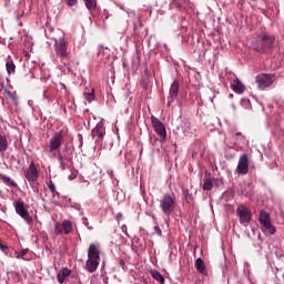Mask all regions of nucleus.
I'll return each mask as SVG.
<instances>
[{
	"instance_id": "2eb2a0df",
	"label": "nucleus",
	"mask_w": 284,
	"mask_h": 284,
	"mask_svg": "<svg viewBox=\"0 0 284 284\" xmlns=\"http://www.w3.org/2000/svg\"><path fill=\"white\" fill-rule=\"evenodd\" d=\"M101 260H95V258H88L85 262V268L88 270V272L92 273V272H97V268L99 267V262Z\"/></svg>"
},
{
	"instance_id": "bb28decb",
	"label": "nucleus",
	"mask_w": 284,
	"mask_h": 284,
	"mask_svg": "<svg viewBox=\"0 0 284 284\" xmlns=\"http://www.w3.org/2000/svg\"><path fill=\"white\" fill-rule=\"evenodd\" d=\"M7 97L12 101V103H14V105H19V99L17 98L16 93L7 90Z\"/></svg>"
},
{
	"instance_id": "9b49d317",
	"label": "nucleus",
	"mask_w": 284,
	"mask_h": 284,
	"mask_svg": "<svg viewBox=\"0 0 284 284\" xmlns=\"http://www.w3.org/2000/svg\"><path fill=\"white\" fill-rule=\"evenodd\" d=\"M236 172L237 174H247L250 172V159L247 154L244 153L240 156Z\"/></svg>"
},
{
	"instance_id": "2f4dec72",
	"label": "nucleus",
	"mask_w": 284,
	"mask_h": 284,
	"mask_svg": "<svg viewBox=\"0 0 284 284\" xmlns=\"http://www.w3.org/2000/svg\"><path fill=\"white\" fill-rule=\"evenodd\" d=\"M26 254H28V248L22 250L20 252H16V258H23V256H26Z\"/></svg>"
},
{
	"instance_id": "9d476101",
	"label": "nucleus",
	"mask_w": 284,
	"mask_h": 284,
	"mask_svg": "<svg viewBox=\"0 0 284 284\" xmlns=\"http://www.w3.org/2000/svg\"><path fill=\"white\" fill-rule=\"evenodd\" d=\"M151 123L153 125V130L156 134H159L162 139V141H165V138L168 136V131L165 130V124L161 122V120L151 116Z\"/></svg>"
},
{
	"instance_id": "4c0bfd02",
	"label": "nucleus",
	"mask_w": 284,
	"mask_h": 284,
	"mask_svg": "<svg viewBox=\"0 0 284 284\" xmlns=\"http://www.w3.org/2000/svg\"><path fill=\"white\" fill-rule=\"evenodd\" d=\"M237 136H241V133H236Z\"/></svg>"
},
{
	"instance_id": "f03ea898",
	"label": "nucleus",
	"mask_w": 284,
	"mask_h": 284,
	"mask_svg": "<svg viewBox=\"0 0 284 284\" xmlns=\"http://www.w3.org/2000/svg\"><path fill=\"white\" fill-rule=\"evenodd\" d=\"M54 48L55 54L60 58L61 63L69 65V61L72 59V55H70V52L68 51V41H65V38L55 40Z\"/></svg>"
},
{
	"instance_id": "4be33fe9",
	"label": "nucleus",
	"mask_w": 284,
	"mask_h": 284,
	"mask_svg": "<svg viewBox=\"0 0 284 284\" xmlns=\"http://www.w3.org/2000/svg\"><path fill=\"white\" fill-rule=\"evenodd\" d=\"M151 276H152V278L158 281V283H162V284L165 283V278L163 277L161 272H159L156 270L151 271Z\"/></svg>"
},
{
	"instance_id": "6ab92c4d",
	"label": "nucleus",
	"mask_w": 284,
	"mask_h": 284,
	"mask_svg": "<svg viewBox=\"0 0 284 284\" xmlns=\"http://www.w3.org/2000/svg\"><path fill=\"white\" fill-rule=\"evenodd\" d=\"M195 267L200 274H203V276H207V270H205V263L200 257L195 261Z\"/></svg>"
},
{
	"instance_id": "5701e85b",
	"label": "nucleus",
	"mask_w": 284,
	"mask_h": 284,
	"mask_svg": "<svg viewBox=\"0 0 284 284\" xmlns=\"http://www.w3.org/2000/svg\"><path fill=\"white\" fill-rule=\"evenodd\" d=\"M212 187H214V179L212 178L204 179L203 190H205L206 192H210Z\"/></svg>"
},
{
	"instance_id": "f704fd0d",
	"label": "nucleus",
	"mask_w": 284,
	"mask_h": 284,
	"mask_svg": "<svg viewBox=\"0 0 284 284\" xmlns=\"http://www.w3.org/2000/svg\"><path fill=\"white\" fill-rule=\"evenodd\" d=\"M0 250H1V252H6V250H8V246H7V245H3V244L1 243V240H0Z\"/></svg>"
},
{
	"instance_id": "473e14b6",
	"label": "nucleus",
	"mask_w": 284,
	"mask_h": 284,
	"mask_svg": "<svg viewBox=\"0 0 284 284\" xmlns=\"http://www.w3.org/2000/svg\"><path fill=\"white\" fill-rule=\"evenodd\" d=\"M64 3H67L69 8H72L73 6H77V3H79V0H64Z\"/></svg>"
},
{
	"instance_id": "ddd939ff",
	"label": "nucleus",
	"mask_w": 284,
	"mask_h": 284,
	"mask_svg": "<svg viewBox=\"0 0 284 284\" xmlns=\"http://www.w3.org/2000/svg\"><path fill=\"white\" fill-rule=\"evenodd\" d=\"M88 258H95L101 261V248L99 247V244H90L88 248Z\"/></svg>"
},
{
	"instance_id": "a878e982",
	"label": "nucleus",
	"mask_w": 284,
	"mask_h": 284,
	"mask_svg": "<svg viewBox=\"0 0 284 284\" xmlns=\"http://www.w3.org/2000/svg\"><path fill=\"white\" fill-rule=\"evenodd\" d=\"M85 3V8L89 10H97V0H83Z\"/></svg>"
},
{
	"instance_id": "20e7f679",
	"label": "nucleus",
	"mask_w": 284,
	"mask_h": 284,
	"mask_svg": "<svg viewBox=\"0 0 284 284\" xmlns=\"http://www.w3.org/2000/svg\"><path fill=\"white\" fill-rule=\"evenodd\" d=\"M160 209L165 216H171L174 210H176V201L172 197V194H163L160 200Z\"/></svg>"
},
{
	"instance_id": "c756f323",
	"label": "nucleus",
	"mask_w": 284,
	"mask_h": 284,
	"mask_svg": "<svg viewBox=\"0 0 284 284\" xmlns=\"http://www.w3.org/2000/svg\"><path fill=\"white\" fill-rule=\"evenodd\" d=\"M58 160L60 161V165L62 170H65V162H63V155L61 154V152H58Z\"/></svg>"
},
{
	"instance_id": "412c9836",
	"label": "nucleus",
	"mask_w": 284,
	"mask_h": 284,
	"mask_svg": "<svg viewBox=\"0 0 284 284\" xmlns=\"http://www.w3.org/2000/svg\"><path fill=\"white\" fill-rule=\"evenodd\" d=\"M8 150V138L0 134V153L3 154Z\"/></svg>"
},
{
	"instance_id": "7ed1b4c3",
	"label": "nucleus",
	"mask_w": 284,
	"mask_h": 284,
	"mask_svg": "<svg viewBox=\"0 0 284 284\" xmlns=\"http://www.w3.org/2000/svg\"><path fill=\"white\" fill-rule=\"evenodd\" d=\"M258 221L261 230L262 232H264V234H266V236H272V234H276V226L272 224V217L270 216V213L262 210L258 215Z\"/></svg>"
},
{
	"instance_id": "c85d7f7f",
	"label": "nucleus",
	"mask_w": 284,
	"mask_h": 284,
	"mask_svg": "<svg viewBox=\"0 0 284 284\" xmlns=\"http://www.w3.org/2000/svg\"><path fill=\"white\" fill-rule=\"evenodd\" d=\"M47 185H48L50 192H52V194L57 193V186H54V182H52V180H50Z\"/></svg>"
},
{
	"instance_id": "6e6552de",
	"label": "nucleus",
	"mask_w": 284,
	"mask_h": 284,
	"mask_svg": "<svg viewBox=\"0 0 284 284\" xmlns=\"http://www.w3.org/2000/svg\"><path fill=\"white\" fill-rule=\"evenodd\" d=\"M255 83H257V88L260 90H265V88H270V85H272V83H274V75L261 73V74L256 75Z\"/></svg>"
},
{
	"instance_id": "0eeeda50",
	"label": "nucleus",
	"mask_w": 284,
	"mask_h": 284,
	"mask_svg": "<svg viewBox=\"0 0 284 284\" xmlns=\"http://www.w3.org/2000/svg\"><path fill=\"white\" fill-rule=\"evenodd\" d=\"M23 175L29 183H36V181H39V169H37L34 161H31L29 168L24 169Z\"/></svg>"
},
{
	"instance_id": "c9c22d12",
	"label": "nucleus",
	"mask_w": 284,
	"mask_h": 284,
	"mask_svg": "<svg viewBox=\"0 0 284 284\" xmlns=\"http://www.w3.org/2000/svg\"><path fill=\"white\" fill-rule=\"evenodd\" d=\"M119 263H120V265H121L122 267H125V261L120 260Z\"/></svg>"
},
{
	"instance_id": "423d86ee",
	"label": "nucleus",
	"mask_w": 284,
	"mask_h": 284,
	"mask_svg": "<svg viewBox=\"0 0 284 284\" xmlns=\"http://www.w3.org/2000/svg\"><path fill=\"white\" fill-rule=\"evenodd\" d=\"M13 205H14L16 214L21 216V219H23V221H26L28 225H32L33 220H32V216L30 215V212L26 209V203L19 200V201H16Z\"/></svg>"
},
{
	"instance_id": "aec40b11",
	"label": "nucleus",
	"mask_w": 284,
	"mask_h": 284,
	"mask_svg": "<svg viewBox=\"0 0 284 284\" xmlns=\"http://www.w3.org/2000/svg\"><path fill=\"white\" fill-rule=\"evenodd\" d=\"M0 179L2 183H4L6 185H11V187H17V182H14V180H12L10 176H7L0 173Z\"/></svg>"
},
{
	"instance_id": "4468645a",
	"label": "nucleus",
	"mask_w": 284,
	"mask_h": 284,
	"mask_svg": "<svg viewBox=\"0 0 284 284\" xmlns=\"http://www.w3.org/2000/svg\"><path fill=\"white\" fill-rule=\"evenodd\" d=\"M179 90H180V84L179 82L175 80L173 81V83L170 87V91H169V104L170 103H174V100L179 97Z\"/></svg>"
},
{
	"instance_id": "dca6fc26",
	"label": "nucleus",
	"mask_w": 284,
	"mask_h": 284,
	"mask_svg": "<svg viewBox=\"0 0 284 284\" xmlns=\"http://www.w3.org/2000/svg\"><path fill=\"white\" fill-rule=\"evenodd\" d=\"M231 87L234 92H237V94H242V92L245 91V85H243L239 79L233 80Z\"/></svg>"
},
{
	"instance_id": "39448f33",
	"label": "nucleus",
	"mask_w": 284,
	"mask_h": 284,
	"mask_svg": "<svg viewBox=\"0 0 284 284\" xmlns=\"http://www.w3.org/2000/svg\"><path fill=\"white\" fill-rule=\"evenodd\" d=\"M63 145V131L55 132L49 141V154H52L53 158L59 156V151Z\"/></svg>"
},
{
	"instance_id": "a211bd4d",
	"label": "nucleus",
	"mask_w": 284,
	"mask_h": 284,
	"mask_svg": "<svg viewBox=\"0 0 284 284\" xmlns=\"http://www.w3.org/2000/svg\"><path fill=\"white\" fill-rule=\"evenodd\" d=\"M93 136H98V139H103L105 136V128L103 124L98 123L97 126L93 129L92 132Z\"/></svg>"
},
{
	"instance_id": "f3484780",
	"label": "nucleus",
	"mask_w": 284,
	"mask_h": 284,
	"mask_svg": "<svg viewBox=\"0 0 284 284\" xmlns=\"http://www.w3.org/2000/svg\"><path fill=\"white\" fill-rule=\"evenodd\" d=\"M70 274H72V271L68 267L62 268L61 272L58 273L57 278H58V283L62 284L65 283V278H68V276H70Z\"/></svg>"
},
{
	"instance_id": "7c9ffc66",
	"label": "nucleus",
	"mask_w": 284,
	"mask_h": 284,
	"mask_svg": "<svg viewBox=\"0 0 284 284\" xmlns=\"http://www.w3.org/2000/svg\"><path fill=\"white\" fill-rule=\"evenodd\" d=\"M77 176H79V171L77 170H71V174L69 175V181H74V179H77Z\"/></svg>"
},
{
	"instance_id": "393cba45",
	"label": "nucleus",
	"mask_w": 284,
	"mask_h": 284,
	"mask_svg": "<svg viewBox=\"0 0 284 284\" xmlns=\"http://www.w3.org/2000/svg\"><path fill=\"white\" fill-rule=\"evenodd\" d=\"M7 72L8 74H14V70H17V65H14V62L9 61L6 63Z\"/></svg>"
},
{
	"instance_id": "f8f14e48",
	"label": "nucleus",
	"mask_w": 284,
	"mask_h": 284,
	"mask_svg": "<svg viewBox=\"0 0 284 284\" xmlns=\"http://www.w3.org/2000/svg\"><path fill=\"white\" fill-rule=\"evenodd\" d=\"M236 214L240 219L241 225H245L252 221V214L250 213V210L245 207L244 205H240L236 210Z\"/></svg>"
},
{
	"instance_id": "72a5a7b5",
	"label": "nucleus",
	"mask_w": 284,
	"mask_h": 284,
	"mask_svg": "<svg viewBox=\"0 0 284 284\" xmlns=\"http://www.w3.org/2000/svg\"><path fill=\"white\" fill-rule=\"evenodd\" d=\"M154 232L155 234H158V236H163V231H161V227L160 226H154Z\"/></svg>"
},
{
	"instance_id": "1a4fd4ad",
	"label": "nucleus",
	"mask_w": 284,
	"mask_h": 284,
	"mask_svg": "<svg viewBox=\"0 0 284 284\" xmlns=\"http://www.w3.org/2000/svg\"><path fill=\"white\" fill-rule=\"evenodd\" d=\"M72 232V222L70 220H64L62 223L57 222L54 225V234L57 236L61 234H71Z\"/></svg>"
},
{
	"instance_id": "e433bc0d",
	"label": "nucleus",
	"mask_w": 284,
	"mask_h": 284,
	"mask_svg": "<svg viewBox=\"0 0 284 284\" xmlns=\"http://www.w3.org/2000/svg\"><path fill=\"white\" fill-rule=\"evenodd\" d=\"M44 98L48 99V91H44Z\"/></svg>"
},
{
	"instance_id": "b1692460",
	"label": "nucleus",
	"mask_w": 284,
	"mask_h": 284,
	"mask_svg": "<svg viewBox=\"0 0 284 284\" xmlns=\"http://www.w3.org/2000/svg\"><path fill=\"white\" fill-rule=\"evenodd\" d=\"M84 98L91 103V101H94V89H87L84 91Z\"/></svg>"
},
{
	"instance_id": "cd10ccee",
	"label": "nucleus",
	"mask_w": 284,
	"mask_h": 284,
	"mask_svg": "<svg viewBox=\"0 0 284 284\" xmlns=\"http://www.w3.org/2000/svg\"><path fill=\"white\" fill-rule=\"evenodd\" d=\"M185 1H187V0H173L172 7L181 10V3H185Z\"/></svg>"
},
{
	"instance_id": "f257e3e1",
	"label": "nucleus",
	"mask_w": 284,
	"mask_h": 284,
	"mask_svg": "<svg viewBox=\"0 0 284 284\" xmlns=\"http://www.w3.org/2000/svg\"><path fill=\"white\" fill-rule=\"evenodd\" d=\"M276 41V38L268 33H262L257 36L256 40L253 41L252 48L255 52H260V54H263L265 52H268V50H272L274 48V42Z\"/></svg>"
}]
</instances>
